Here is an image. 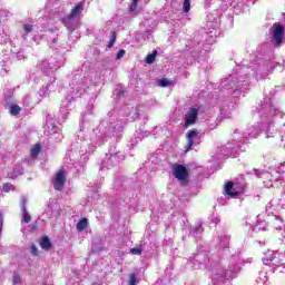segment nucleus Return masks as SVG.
I'll use <instances>...</instances> for the list:
<instances>
[{"mask_svg":"<svg viewBox=\"0 0 285 285\" xmlns=\"http://www.w3.org/2000/svg\"><path fill=\"white\" fill-rule=\"evenodd\" d=\"M277 115H279V108H277L268 97L264 98L257 106L252 108V117L255 121L261 119V124L263 125L262 130L266 134V139L277 137V127H275V122L273 121V118L277 117Z\"/></svg>","mask_w":285,"mask_h":285,"instance_id":"f257e3e1","label":"nucleus"},{"mask_svg":"<svg viewBox=\"0 0 285 285\" xmlns=\"http://www.w3.org/2000/svg\"><path fill=\"white\" fill-rule=\"evenodd\" d=\"M109 121L102 120L97 130L99 132V138L104 139L100 144L105 141H110L111 144H117L124 137V122L121 120L114 121L115 110L108 112Z\"/></svg>","mask_w":285,"mask_h":285,"instance_id":"f03ea898","label":"nucleus"},{"mask_svg":"<svg viewBox=\"0 0 285 285\" xmlns=\"http://www.w3.org/2000/svg\"><path fill=\"white\" fill-rule=\"evenodd\" d=\"M256 121L257 124L248 126L242 136L239 135V129H236L234 131V142H227V145L222 150V155L225 157H233V151L230 150H246V147H242L240 144H246V139H255V137H257V135H259L262 131V127L259 126V124H262V119L258 118Z\"/></svg>","mask_w":285,"mask_h":285,"instance_id":"7ed1b4c3","label":"nucleus"},{"mask_svg":"<svg viewBox=\"0 0 285 285\" xmlns=\"http://www.w3.org/2000/svg\"><path fill=\"white\" fill-rule=\"evenodd\" d=\"M250 86V80L248 78L244 79V77L239 76H229L224 78L220 82V88L223 90H234L233 96L237 99L239 97H245L246 92H248V88Z\"/></svg>","mask_w":285,"mask_h":285,"instance_id":"20e7f679","label":"nucleus"},{"mask_svg":"<svg viewBox=\"0 0 285 285\" xmlns=\"http://www.w3.org/2000/svg\"><path fill=\"white\" fill-rule=\"evenodd\" d=\"M83 12V3H78L70 12L69 16L62 18L63 26L67 27L69 32H75L77 30V26H79V20H77V16Z\"/></svg>","mask_w":285,"mask_h":285,"instance_id":"39448f33","label":"nucleus"},{"mask_svg":"<svg viewBox=\"0 0 285 285\" xmlns=\"http://www.w3.org/2000/svg\"><path fill=\"white\" fill-rule=\"evenodd\" d=\"M189 262L194 264V268H197L198 271H213L215 268L214 264H206V262H210V256H208V253L200 252L196 254L194 257L189 258Z\"/></svg>","mask_w":285,"mask_h":285,"instance_id":"423d86ee","label":"nucleus"},{"mask_svg":"<svg viewBox=\"0 0 285 285\" xmlns=\"http://www.w3.org/2000/svg\"><path fill=\"white\" fill-rule=\"evenodd\" d=\"M208 37V33L204 32L203 35L196 36L193 43L187 45L188 52H191L194 57H202V52H206V48H208V45L204 42L203 39H206Z\"/></svg>","mask_w":285,"mask_h":285,"instance_id":"0eeeda50","label":"nucleus"},{"mask_svg":"<svg viewBox=\"0 0 285 285\" xmlns=\"http://www.w3.org/2000/svg\"><path fill=\"white\" fill-rule=\"evenodd\" d=\"M71 86H73V90H76V95H83L86 89L90 86V80L86 76H81V73H76L73 76Z\"/></svg>","mask_w":285,"mask_h":285,"instance_id":"6e6552de","label":"nucleus"},{"mask_svg":"<svg viewBox=\"0 0 285 285\" xmlns=\"http://www.w3.org/2000/svg\"><path fill=\"white\" fill-rule=\"evenodd\" d=\"M109 157H106L102 160V168H107L110 170V168H115L119 161H124L125 156L121 151H114L112 149H109Z\"/></svg>","mask_w":285,"mask_h":285,"instance_id":"1a4fd4ad","label":"nucleus"},{"mask_svg":"<svg viewBox=\"0 0 285 285\" xmlns=\"http://www.w3.org/2000/svg\"><path fill=\"white\" fill-rule=\"evenodd\" d=\"M284 43V26L279 22L273 24L272 45L274 48H279Z\"/></svg>","mask_w":285,"mask_h":285,"instance_id":"9d476101","label":"nucleus"},{"mask_svg":"<svg viewBox=\"0 0 285 285\" xmlns=\"http://www.w3.org/2000/svg\"><path fill=\"white\" fill-rule=\"evenodd\" d=\"M263 263L265 266H272V272L275 273L278 271V273H283L285 268V262L277 257V256H271L269 258H263Z\"/></svg>","mask_w":285,"mask_h":285,"instance_id":"9b49d317","label":"nucleus"},{"mask_svg":"<svg viewBox=\"0 0 285 285\" xmlns=\"http://www.w3.org/2000/svg\"><path fill=\"white\" fill-rule=\"evenodd\" d=\"M202 141V137H199V130L190 129L187 131V145H186V153L188 150H193V146H197Z\"/></svg>","mask_w":285,"mask_h":285,"instance_id":"f8f14e48","label":"nucleus"},{"mask_svg":"<svg viewBox=\"0 0 285 285\" xmlns=\"http://www.w3.org/2000/svg\"><path fill=\"white\" fill-rule=\"evenodd\" d=\"M197 117H199V108L190 107L185 114V128H188L189 126H195V124H197Z\"/></svg>","mask_w":285,"mask_h":285,"instance_id":"ddd939ff","label":"nucleus"},{"mask_svg":"<svg viewBox=\"0 0 285 285\" xmlns=\"http://www.w3.org/2000/svg\"><path fill=\"white\" fill-rule=\"evenodd\" d=\"M173 174L178 181H186V179H188L189 171L186 166L176 164L173 166Z\"/></svg>","mask_w":285,"mask_h":285,"instance_id":"4468645a","label":"nucleus"},{"mask_svg":"<svg viewBox=\"0 0 285 285\" xmlns=\"http://www.w3.org/2000/svg\"><path fill=\"white\" fill-rule=\"evenodd\" d=\"M66 186V171L60 170L56 174V178L53 180V188L55 190H63Z\"/></svg>","mask_w":285,"mask_h":285,"instance_id":"2eb2a0df","label":"nucleus"},{"mask_svg":"<svg viewBox=\"0 0 285 285\" xmlns=\"http://www.w3.org/2000/svg\"><path fill=\"white\" fill-rule=\"evenodd\" d=\"M243 190V188L237 189V186H235L233 181H228L225 185V193L226 195H228V197H238Z\"/></svg>","mask_w":285,"mask_h":285,"instance_id":"dca6fc26","label":"nucleus"},{"mask_svg":"<svg viewBox=\"0 0 285 285\" xmlns=\"http://www.w3.org/2000/svg\"><path fill=\"white\" fill-rule=\"evenodd\" d=\"M239 274V267L235 265L228 266V268L224 272L223 277L224 279H235Z\"/></svg>","mask_w":285,"mask_h":285,"instance_id":"f3484780","label":"nucleus"},{"mask_svg":"<svg viewBox=\"0 0 285 285\" xmlns=\"http://www.w3.org/2000/svg\"><path fill=\"white\" fill-rule=\"evenodd\" d=\"M202 233H204V228L202 227V223L196 224L190 227L189 235L195 239H199L202 237Z\"/></svg>","mask_w":285,"mask_h":285,"instance_id":"a211bd4d","label":"nucleus"},{"mask_svg":"<svg viewBox=\"0 0 285 285\" xmlns=\"http://www.w3.org/2000/svg\"><path fill=\"white\" fill-rule=\"evenodd\" d=\"M40 69L45 75H50V72H55V70H57V67L49 63L48 60H43L40 63Z\"/></svg>","mask_w":285,"mask_h":285,"instance_id":"6ab92c4d","label":"nucleus"},{"mask_svg":"<svg viewBox=\"0 0 285 285\" xmlns=\"http://www.w3.org/2000/svg\"><path fill=\"white\" fill-rule=\"evenodd\" d=\"M47 128L51 130L53 135L57 132V120H55L50 114L47 115Z\"/></svg>","mask_w":285,"mask_h":285,"instance_id":"aec40b11","label":"nucleus"},{"mask_svg":"<svg viewBox=\"0 0 285 285\" xmlns=\"http://www.w3.org/2000/svg\"><path fill=\"white\" fill-rule=\"evenodd\" d=\"M35 30V26L30 24V23H24L22 26V35H21V39H23V41H26L28 39V36L33 32Z\"/></svg>","mask_w":285,"mask_h":285,"instance_id":"412c9836","label":"nucleus"},{"mask_svg":"<svg viewBox=\"0 0 285 285\" xmlns=\"http://www.w3.org/2000/svg\"><path fill=\"white\" fill-rule=\"evenodd\" d=\"M272 226L275 228V230H282L284 227V219L279 216H273L272 217Z\"/></svg>","mask_w":285,"mask_h":285,"instance_id":"4be33fe9","label":"nucleus"},{"mask_svg":"<svg viewBox=\"0 0 285 285\" xmlns=\"http://www.w3.org/2000/svg\"><path fill=\"white\" fill-rule=\"evenodd\" d=\"M235 110V106L234 105H227V106H224L222 109H220V115L223 117H225V119H230V112Z\"/></svg>","mask_w":285,"mask_h":285,"instance_id":"5701e85b","label":"nucleus"},{"mask_svg":"<svg viewBox=\"0 0 285 285\" xmlns=\"http://www.w3.org/2000/svg\"><path fill=\"white\" fill-rule=\"evenodd\" d=\"M40 247L42 250H50V248H52V242H50V237L43 236L40 239Z\"/></svg>","mask_w":285,"mask_h":285,"instance_id":"b1692460","label":"nucleus"},{"mask_svg":"<svg viewBox=\"0 0 285 285\" xmlns=\"http://www.w3.org/2000/svg\"><path fill=\"white\" fill-rule=\"evenodd\" d=\"M13 59H17V61H23V59H28V53L26 52V49L13 51Z\"/></svg>","mask_w":285,"mask_h":285,"instance_id":"393cba45","label":"nucleus"},{"mask_svg":"<svg viewBox=\"0 0 285 285\" xmlns=\"http://www.w3.org/2000/svg\"><path fill=\"white\" fill-rule=\"evenodd\" d=\"M19 175H23V166L16 165L13 171L9 174V177L11 179H16V177H19Z\"/></svg>","mask_w":285,"mask_h":285,"instance_id":"a878e982","label":"nucleus"},{"mask_svg":"<svg viewBox=\"0 0 285 285\" xmlns=\"http://www.w3.org/2000/svg\"><path fill=\"white\" fill-rule=\"evenodd\" d=\"M46 206H47L46 213L48 215V218L52 219V215H53L52 208H55V199L50 198Z\"/></svg>","mask_w":285,"mask_h":285,"instance_id":"bb28decb","label":"nucleus"},{"mask_svg":"<svg viewBox=\"0 0 285 285\" xmlns=\"http://www.w3.org/2000/svg\"><path fill=\"white\" fill-rule=\"evenodd\" d=\"M128 121H137L139 119V109L138 108H132L129 115H127Z\"/></svg>","mask_w":285,"mask_h":285,"instance_id":"cd10ccee","label":"nucleus"},{"mask_svg":"<svg viewBox=\"0 0 285 285\" xmlns=\"http://www.w3.org/2000/svg\"><path fill=\"white\" fill-rule=\"evenodd\" d=\"M87 227H88V218L80 219L76 226V228H77V230H79V233L86 230Z\"/></svg>","mask_w":285,"mask_h":285,"instance_id":"c85d7f7f","label":"nucleus"},{"mask_svg":"<svg viewBox=\"0 0 285 285\" xmlns=\"http://www.w3.org/2000/svg\"><path fill=\"white\" fill-rule=\"evenodd\" d=\"M229 244H230V236H226V235L222 236L219 248L224 250L225 248H228Z\"/></svg>","mask_w":285,"mask_h":285,"instance_id":"c756f323","label":"nucleus"},{"mask_svg":"<svg viewBox=\"0 0 285 285\" xmlns=\"http://www.w3.org/2000/svg\"><path fill=\"white\" fill-rule=\"evenodd\" d=\"M12 17V12L9 10H0V22H6Z\"/></svg>","mask_w":285,"mask_h":285,"instance_id":"7c9ffc66","label":"nucleus"},{"mask_svg":"<svg viewBox=\"0 0 285 285\" xmlns=\"http://www.w3.org/2000/svg\"><path fill=\"white\" fill-rule=\"evenodd\" d=\"M92 253H101L104 250V243H92L91 245Z\"/></svg>","mask_w":285,"mask_h":285,"instance_id":"2f4dec72","label":"nucleus"},{"mask_svg":"<svg viewBox=\"0 0 285 285\" xmlns=\"http://www.w3.org/2000/svg\"><path fill=\"white\" fill-rule=\"evenodd\" d=\"M19 112H21V107H19V105H10V115H12V117H17V115H19Z\"/></svg>","mask_w":285,"mask_h":285,"instance_id":"473e14b6","label":"nucleus"},{"mask_svg":"<svg viewBox=\"0 0 285 285\" xmlns=\"http://www.w3.org/2000/svg\"><path fill=\"white\" fill-rule=\"evenodd\" d=\"M155 59H157V50H154L151 53L147 55L146 63H155Z\"/></svg>","mask_w":285,"mask_h":285,"instance_id":"72a5a7b5","label":"nucleus"},{"mask_svg":"<svg viewBox=\"0 0 285 285\" xmlns=\"http://www.w3.org/2000/svg\"><path fill=\"white\" fill-rule=\"evenodd\" d=\"M114 97L116 99H124V97H126V90H124V89H115L114 90Z\"/></svg>","mask_w":285,"mask_h":285,"instance_id":"f704fd0d","label":"nucleus"},{"mask_svg":"<svg viewBox=\"0 0 285 285\" xmlns=\"http://www.w3.org/2000/svg\"><path fill=\"white\" fill-rule=\"evenodd\" d=\"M22 219L24 224H30V214H28V208L27 207H22Z\"/></svg>","mask_w":285,"mask_h":285,"instance_id":"c9c22d12","label":"nucleus"},{"mask_svg":"<svg viewBox=\"0 0 285 285\" xmlns=\"http://www.w3.org/2000/svg\"><path fill=\"white\" fill-rule=\"evenodd\" d=\"M8 75V65L6 62L0 63V77H6Z\"/></svg>","mask_w":285,"mask_h":285,"instance_id":"e433bc0d","label":"nucleus"},{"mask_svg":"<svg viewBox=\"0 0 285 285\" xmlns=\"http://www.w3.org/2000/svg\"><path fill=\"white\" fill-rule=\"evenodd\" d=\"M158 86H160V88H168V86H170V81L166 78H161L158 80Z\"/></svg>","mask_w":285,"mask_h":285,"instance_id":"4c0bfd02","label":"nucleus"},{"mask_svg":"<svg viewBox=\"0 0 285 285\" xmlns=\"http://www.w3.org/2000/svg\"><path fill=\"white\" fill-rule=\"evenodd\" d=\"M39 153H41V146L36 145L35 148L31 149V157H39Z\"/></svg>","mask_w":285,"mask_h":285,"instance_id":"58836bf2","label":"nucleus"},{"mask_svg":"<svg viewBox=\"0 0 285 285\" xmlns=\"http://www.w3.org/2000/svg\"><path fill=\"white\" fill-rule=\"evenodd\" d=\"M183 10L184 12H190V0H184Z\"/></svg>","mask_w":285,"mask_h":285,"instance_id":"ea45409f","label":"nucleus"},{"mask_svg":"<svg viewBox=\"0 0 285 285\" xmlns=\"http://www.w3.org/2000/svg\"><path fill=\"white\" fill-rule=\"evenodd\" d=\"M131 255H141L144 253V249L141 247H132L130 248Z\"/></svg>","mask_w":285,"mask_h":285,"instance_id":"a19ab883","label":"nucleus"},{"mask_svg":"<svg viewBox=\"0 0 285 285\" xmlns=\"http://www.w3.org/2000/svg\"><path fill=\"white\" fill-rule=\"evenodd\" d=\"M72 101H73L72 97L67 98L65 101H62L61 106L63 108H70V106L72 105Z\"/></svg>","mask_w":285,"mask_h":285,"instance_id":"79ce46f5","label":"nucleus"},{"mask_svg":"<svg viewBox=\"0 0 285 285\" xmlns=\"http://www.w3.org/2000/svg\"><path fill=\"white\" fill-rule=\"evenodd\" d=\"M115 41H117V35H115V32H112L107 48H112V46H115Z\"/></svg>","mask_w":285,"mask_h":285,"instance_id":"37998d69","label":"nucleus"},{"mask_svg":"<svg viewBox=\"0 0 285 285\" xmlns=\"http://www.w3.org/2000/svg\"><path fill=\"white\" fill-rule=\"evenodd\" d=\"M129 285H137V274H130Z\"/></svg>","mask_w":285,"mask_h":285,"instance_id":"c03bdc74","label":"nucleus"},{"mask_svg":"<svg viewBox=\"0 0 285 285\" xmlns=\"http://www.w3.org/2000/svg\"><path fill=\"white\" fill-rule=\"evenodd\" d=\"M139 0H132L130 7H129V12H135L137 10V3Z\"/></svg>","mask_w":285,"mask_h":285,"instance_id":"a18cd8bd","label":"nucleus"},{"mask_svg":"<svg viewBox=\"0 0 285 285\" xmlns=\"http://www.w3.org/2000/svg\"><path fill=\"white\" fill-rule=\"evenodd\" d=\"M124 55H126V50L120 49L116 55V61H119V59H122Z\"/></svg>","mask_w":285,"mask_h":285,"instance_id":"49530a36","label":"nucleus"},{"mask_svg":"<svg viewBox=\"0 0 285 285\" xmlns=\"http://www.w3.org/2000/svg\"><path fill=\"white\" fill-rule=\"evenodd\" d=\"M2 190L4 193H10V190H12V184H10V183L4 184L2 187Z\"/></svg>","mask_w":285,"mask_h":285,"instance_id":"de8ad7c7","label":"nucleus"},{"mask_svg":"<svg viewBox=\"0 0 285 285\" xmlns=\"http://www.w3.org/2000/svg\"><path fill=\"white\" fill-rule=\"evenodd\" d=\"M256 228H258V230H266V223H258Z\"/></svg>","mask_w":285,"mask_h":285,"instance_id":"09e8293b","label":"nucleus"},{"mask_svg":"<svg viewBox=\"0 0 285 285\" xmlns=\"http://www.w3.org/2000/svg\"><path fill=\"white\" fill-rule=\"evenodd\" d=\"M21 282V277L19 275H13V285H19Z\"/></svg>","mask_w":285,"mask_h":285,"instance_id":"8fccbe9b","label":"nucleus"},{"mask_svg":"<svg viewBox=\"0 0 285 285\" xmlns=\"http://www.w3.org/2000/svg\"><path fill=\"white\" fill-rule=\"evenodd\" d=\"M26 204H28V198L24 196L21 197V210H23V207L26 208Z\"/></svg>","mask_w":285,"mask_h":285,"instance_id":"3c124183","label":"nucleus"},{"mask_svg":"<svg viewBox=\"0 0 285 285\" xmlns=\"http://www.w3.org/2000/svg\"><path fill=\"white\" fill-rule=\"evenodd\" d=\"M3 230V214L0 213V233Z\"/></svg>","mask_w":285,"mask_h":285,"instance_id":"603ef678","label":"nucleus"},{"mask_svg":"<svg viewBox=\"0 0 285 285\" xmlns=\"http://www.w3.org/2000/svg\"><path fill=\"white\" fill-rule=\"evenodd\" d=\"M208 128L210 129V130H215V128H217V122H209L208 124Z\"/></svg>","mask_w":285,"mask_h":285,"instance_id":"864d4df0","label":"nucleus"},{"mask_svg":"<svg viewBox=\"0 0 285 285\" xmlns=\"http://www.w3.org/2000/svg\"><path fill=\"white\" fill-rule=\"evenodd\" d=\"M37 252H38V249H37V246H31V254L32 255H37Z\"/></svg>","mask_w":285,"mask_h":285,"instance_id":"5fc2aeb1","label":"nucleus"},{"mask_svg":"<svg viewBox=\"0 0 285 285\" xmlns=\"http://www.w3.org/2000/svg\"><path fill=\"white\" fill-rule=\"evenodd\" d=\"M80 159H81L82 161H88V155L82 154L81 157H80Z\"/></svg>","mask_w":285,"mask_h":285,"instance_id":"6e6d98bb","label":"nucleus"},{"mask_svg":"<svg viewBox=\"0 0 285 285\" xmlns=\"http://www.w3.org/2000/svg\"><path fill=\"white\" fill-rule=\"evenodd\" d=\"M6 101H7V104H12V101H13L12 96H8L6 98Z\"/></svg>","mask_w":285,"mask_h":285,"instance_id":"4d7b16f0","label":"nucleus"},{"mask_svg":"<svg viewBox=\"0 0 285 285\" xmlns=\"http://www.w3.org/2000/svg\"><path fill=\"white\" fill-rule=\"evenodd\" d=\"M213 224H215V226H217V224H219V219L215 218L212 220Z\"/></svg>","mask_w":285,"mask_h":285,"instance_id":"13d9d810","label":"nucleus"},{"mask_svg":"<svg viewBox=\"0 0 285 285\" xmlns=\"http://www.w3.org/2000/svg\"><path fill=\"white\" fill-rule=\"evenodd\" d=\"M256 177H259L262 175V171L255 170Z\"/></svg>","mask_w":285,"mask_h":285,"instance_id":"bf43d9fd","label":"nucleus"},{"mask_svg":"<svg viewBox=\"0 0 285 285\" xmlns=\"http://www.w3.org/2000/svg\"><path fill=\"white\" fill-rule=\"evenodd\" d=\"M206 264H213V265H214V268H215V266H216L215 262L210 261V258H209V262H206Z\"/></svg>","mask_w":285,"mask_h":285,"instance_id":"052dcab7","label":"nucleus"},{"mask_svg":"<svg viewBox=\"0 0 285 285\" xmlns=\"http://www.w3.org/2000/svg\"><path fill=\"white\" fill-rule=\"evenodd\" d=\"M47 90H52V85H47Z\"/></svg>","mask_w":285,"mask_h":285,"instance_id":"680f3d73","label":"nucleus"},{"mask_svg":"<svg viewBox=\"0 0 285 285\" xmlns=\"http://www.w3.org/2000/svg\"><path fill=\"white\" fill-rule=\"evenodd\" d=\"M57 39H58V38H53V39H52V43H57Z\"/></svg>","mask_w":285,"mask_h":285,"instance_id":"e2e57ef3","label":"nucleus"},{"mask_svg":"<svg viewBox=\"0 0 285 285\" xmlns=\"http://www.w3.org/2000/svg\"><path fill=\"white\" fill-rule=\"evenodd\" d=\"M50 1L55 2V0H50Z\"/></svg>","mask_w":285,"mask_h":285,"instance_id":"0e129e2a","label":"nucleus"}]
</instances>
